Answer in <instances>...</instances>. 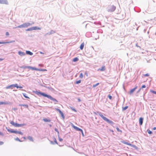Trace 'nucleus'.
Masks as SVG:
<instances>
[{"label":"nucleus","instance_id":"1","mask_svg":"<svg viewBox=\"0 0 156 156\" xmlns=\"http://www.w3.org/2000/svg\"><path fill=\"white\" fill-rule=\"evenodd\" d=\"M35 93L38 95H41L44 97H47L54 102H58V101L55 98H52L51 96L47 94L44 93L36 91H35Z\"/></svg>","mask_w":156,"mask_h":156},{"label":"nucleus","instance_id":"2","mask_svg":"<svg viewBox=\"0 0 156 156\" xmlns=\"http://www.w3.org/2000/svg\"><path fill=\"white\" fill-rule=\"evenodd\" d=\"M99 115L100 116V117L105 121L106 122H108V123L111 125H113L114 123L112 121L109 120V119H107V118H106L105 117H104L103 115L102 114V113L99 112L98 113Z\"/></svg>","mask_w":156,"mask_h":156},{"label":"nucleus","instance_id":"3","mask_svg":"<svg viewBox=\"0 0 156 156\" xmlns=\"http://www.w3.org/2000/svg\"><path fill=\"white\" fill-rule=\"evenodd\" d=\"M116 8V6L114 5H109L107 8V11L108 12H113L115 10Z\"/></svg>","mask_w":156,"mask_h":156},{"label":"nucleus","instance_id":"4","mask_svg":"<svg viewBox=\"0 0 156 156\" xmlns=\"http://www.w3.org/2000/svg\"><path fill=\"white\" fill-rule=\"evenodd\" d=\"M10 123L15 127H20L24 125L23 124H19L17 123H15L13 121H11Z\"/></svg>","mask_w":156,"mask_h":156},{"label":"nucleus","instance_id":"5","mask_svg":"<svg viewBox=\"0 0 156 156\" xmlns=\"http://www.w3.org/2000/svg\"><path fill=\"white\" fill-rule=\"evenodd\" d=\"M71 125L73 127V128L75 129H76V130L77 131H80L81 130H82V129H80L79 128L76 127V126H74L73 124H72V123L71 122H70L69 123V126L70 125Z\"/></svg>","mask_w":156,"mask_h":156},{"label":"nucleus","instance_id":"6","mask_svg":"<svg viewBox=\"0 0 156 156\" xmlns=\"http://www.w3.org/2000/svg\"><path fill=\"white\" fill-rule=\"evenodd\" d=\"M23 68H25V69L29 68V69H31L32 70H35L37 71V68H34V67H31V66H25V67H24Z\"/></svg>","mask_w":156,"mask_h":156},{"label":"nucleus","instance_id":"7","mask_svg":"<svg viewBox=\"0 0 156 156\" xmlns=\"http://www.w3.org/2000/svg\"><path fill=\"white\" fill-rule=\"evenodd\" d=\"M144 119L142 117H140L139 119V122L140 125H142L143 123Z\"/></svg>","mask_w":156,"mask_h":156},{"label":"nucleus","instance_id":"8","mask_svg":"<svg viewBox=\"0 0 156 156\" xmlns=\"http://www.w3.org/2000/svg\"><path fill=\"white\" fill-rule=\"evenodd\" d=\"M137 86L135 87H134L133 88L131 89L129 92V94H132L135 90L137 88Z\"/></svg>","mask_w":156,"mask_h":156},{"label":"nucleus","instance_id":"9","mask_svg":"<svg viewBox=\"0 0 156 156\" xmlns=\"http://www.w3.org/2000/svg\"><path fill=\"white\" fill-rule=\"evenodd\" d=\"M55 109H56V110L58 111L59 113H60V114H61V116L63 118H64V115H63V113L59 109H58V108H55Z\"/></svg>","mask_w":156,"mask_h":156},{"label":"nucleus","instance_id":"10","mask_svg":"<svg viewBox=\"0 0 156 156\" xmlns=\"http://www.w3.org/2000/svg\"><path fill=\"white\" fill-rule=\"evenodd\" d=\"M0 3L7 4L8 2L6 0H0Z\"/></svg>","mask_w":156,"mask_h":156},{"label":"nucleus","instance_id":"11","mask_svg":"<svg viewBox=\"0 0 156 156\" xmlns=\"http://www.w3.org/2000/svg\"><path fill=\"white\" fill-rule=\"evenodd\" d=\"M121 142L124 144H126L127 145H129L130 146H132V144L130 143H129L128 142H127L124 141H121Z\"/></svg>","mask_w":156,"mask_h":156},{"label":"nucleus","instance_id":"12","mask_svg":"<svg viewBox=\"0 0 156 156\" xmlns=\"http://www.w3.org/2000/svg\"><path fill=\"white\" fill-rule=\"evenodd\" d=\"M30 25V24L29 23H25L23 24L24 27H27Z\"/></svg>","mask_w":156,"mask_h":156},{"label":"nucleus","instance_id":"13","mask_svg":"<svg viewBox=\"0 0 156 156\" xmlns=\"http://www.w3.org/2000/svg\"><path fill=\"white\" fill-rule=\"evenodd\" d=\"M43 120L45 122H50L51 121V120L47 119H43Z\"/></svg>","mask_w":156,"mask_h":156},{"label":"nucleus","instance_id":"14","mask_svg":"<svg viewBox=\"0 0 156 156\" xmlns=\"http://www.w3.org/2000/svg\"><path fill=\"white\" fill-rule=\"evenodd\" d=\"M84 45V44L83 42L80 45V49L81 50H82L83 48Z\"/></svg>","mask_w":156,"mask_h":156},{"label":"nucleus","instance_id":"15","mask_svg":"<svg viewBox=\"0 0 156 156\" xmlns=\"http://www.w3.org/2000/svg\"><path fill=\"white\" fill-rule=\"evenodd\" d=\"M32 29L33 30H40L41 29V28L37 27H32Z\"/></svg>","mask_w":156,"mask_h":156},{"label":"nucleus","instance_id":"16","mask_svg":"<svg viewBox=\"0 0 156 156\" xmlns=\"http://www.w3.org/2000/svg\"><path fill=\"white\" fill-rule=\"evenodd\" d=\"M18 54L20 55L21 56H23L25 55V54L24 53L21 51H19L18 52Z\"/></svg>","mask_w":156,"mask_h":156},{"label":"nucleus","instance_id":"17","mask_svg":"<svg viewBox=\"0 0 156 156\" xmlns=\"http://www.w3.org/2000/svg\"><path fill=\"white\" fill-rule=\"evenodd\" d=\"M7 131L11 133H16V132H15V130H13L12 129H7Z\"/></svg>","mask_w":156,"mask_h":156},{"label":"nucleus","instance_id":"18","mask_svg":"<svg viewBox=\"0 0 156 156\" xmlns=\"http://www.w3.org/2000/svg\"><path fill=\"white\" fill-rule=\"evenodd\" d=\"M27 138L30 141L33 142L34 141L32 137L31 136H29L27 137Z\"/></svg>","mask_w":156,"mask_h":156},{"label":"nucleus","instance_id":"19","mask_svg":"<svg viewBox=\"0 0 156 156\" xmlns=\"http://www.w3.org/2000/svg\"><path fill=\"white\" fill-rule=\"evenodd\" d=\"M26 53L27 54L30 55H32L33 54L32 52L30 51H26Z\"/></svg>","mask_w":156,"mask_h":156},{"label":"nucleus","instance_id":"20","mask_svg":"<svg viewBox=\"0 0 156 156\" xmlns=\"http://www.w3.org/2000/svg\"><path fill=\"white\" fill-rule=\"evenodd\" d=\"M78 60H79V58L77 57H76V58H74L73 59L72 61L73 62H77V61H78Z\"/></svg>","mask_w":156,"mask_h":156},{"label":"nucleus","instance_id":"21","mask_svg":"<svg viewBox=\"0 0 156 156\" xmlns=\"http://www.w3.org/2000/svg\"><path fill=\"white\" fill-rule=\"evenodd\" d=\"M37 71H47V69H37Z\"/></svg>","mask_w":156,"mask_h":156},{"label":"nucleus","instance_id":"22","mask_svg":"<svg viewBox=\"0 0 156 156\" xmlns=\"http://www.w3.org/2000/svg\"><path fill=\"white\" fill-rule=\"evenodd\" d=\"M101 71H103L105 70V66H102L101 68L100 69Z\"/></svg>","mask_w":156,"mask_h":156},{"label":"nucleus","instance_id":"23","mask_svg":"<svg viewBox=\"0 0 156 156\" xmlns=\"http://www.w3.org/2000/svg\"><path fill=\"white\" fill-rule=\"evenodd\" d=\"M20 105V106H23L27 108H28V105Z\"/></svg>","mask_w":156,"mask_h":156},{"label":"nucleus","instance_id":"24","mask_svg":"<svg viewBox=\"0 0 156 156\" xmlns=\"http://www.w3.org/2000/svg\"><path fill=\"white\" fill-rule=\"evenodd\" d=\"M15 132H16V133H19L21 135H23V133L20 131H18L15 130Z\"/></svg>","mask_w":156,"mask_h":156},{"label":"nucleus","instance_id":"25","mask_svg":"<svg viewBox=\"0 0 156 156\" xmlns=\"http://www.w3.org/2000/svg\"><path fill=\"white\" fill-rule=\"evenodd\" d=\"M12 42V41L10 42H0V44H7V43H9Z\"/></svg>","mask_w":156,"mask_h":156},{"label":"nucleus","instance_id":"26","mask_svg":"<svg viewBox=\"0 0 156 156\" xmlns=\"http://www.w3.org/2000/svg\"><path fill=\"white\" fill-rule=\"evenodd\" d=\"M55 130L57 133L58 136H59V131L58 130V129L55 128Z\"/></svg>","mask_w":156,"mask_h":156},{"label":"nucleus","instance_id":"27","mask_svg":"<svg viewBox=\"0 0 156 156\" xmlns=\"http://www.w3.org/2000/svg\"><path fill=\"white\" fill-rule=\"evenodd\" d=\"M7 103L4 102H0V105H5L7 104Z\"/></svg>","mask_w":156,"mask_h":156},{"label":"nucleus","instance_id":"28","mask_svg":"<svg viewBox=\"0 0 156 156\" xmlns=\"http://www.w3.org/2000/svg\"><path fill=\"white\" fill-rule=\"evenodd\" d=\"M99 84V83H98L95 84H94L93 86V87H96V86H98Z\"/></svg>","mask_w":156,"mask_h":156},{"label":"nucleus","instance_id":"29","mask_svg":"<svg viewBox=\"0 0 156 156\" xmlns=\"http://www.w3.org/2000/svg\"><path fill=\"white\" fill-rule=\"evenodd\" d=\"M128 108V106H125L124 107H122V110H126V109H127Z\"/></svg>","mask_w":156,"mask_h":156},{"label":"nucleus","instance_id":"30","mask_svg":"<svg viewBox=\"0 0 156 156\" xmlns=\"http://www.w3.org/2000/svg\"><path fill=\"white\" fill-rule=\"evenodd\" d=\"M81 82V80H79L78 81H77L76 82V83L78 84L79 83H80Z\"/></svg>","mask_w":156,"mask_h":156},{"label":"nucleus","instance_id":"31","mask_svg":"<svg viewBox=\"0 0 156 156\" xmlns=\"http://www.w3.org/2000/svg\"><path fill=\"white\" fill-rule=\"evenodd\" d=\"M147 132L149 134H151L152 133V132L151 131H150V130H149V129L147 130Z\"/></svg>","mask_w":156,"mask_h":156},{"label":"nucleus","instance_id":"32","mask_svg":"<svg viewBox=\"0 0 156 156\" xmlns=\"http://www.w3.org/2000/svg\"><path fill=\"white\" fill-rule=\"evenodd\" d=\"M70 108L72 109V110H73L75 112H76V110L74 108L71 107H70Z\"/></svg>","mask_w":156,"mask_h":156},{"label":"nucleus","instance_id":"33","mask_svg":"<svg viewBox=\"0 0 156 156\" xmlns=\"http://www.w3.org/2000/svg\"><path fill=\"white\" fill-rule=\"evenodd\" d=\"M23 96L26 98H29L27 96H26V94H23Z\"/></svg>","mask_w":156,"mask_h":156},{"label":"nucleus","instance_id":"34","mask_svg":"<svg viewBox=\"0 0 156 156\" xmlns=\"http://www.w3.org/2000/svg\"><path fill=\"white\" fill-rule=\"evenodd\" d=\"M83 73H80V78H83Z\"/></svg>","mask_w":156,"mask_h":156},{"label":"nucleus","instance_id":"35","mask_svg":"<svg viewBox=\"0 0 156 156\" xmlns=\"http://www.w3.org/2000/svg\"><path fill=\"white\" fill-rule=\"evenodd\" d=\"M17 27L18 28H22L24 27L23 24L20 26H18Z\"/></svg>","mask_w":156,"mask_h":156},{"label":"nucleus","instance_id":"36","mask_svg":"<svg viewBox=\"0 0 156 156\" xmlns=\"http://www.w3.org/2000/svg\"><path fill=\"white\" fill-rule=\"evenodd\" d=\"M151 92H152V93L156 94V91H154L153 90H151Z\"/></svg>","mask_w":156,"mask_h":156},{"label":"nucleus","instance_id":"37","mask_svg":"<svg viewBox=\"0 0 156 156\" xmlns=\"http://www.w3.org/2000/svg\"><path fill=\"white\" fill-rule=\"evenodd\" d=\"M108 98H109L111 100L112 99V97L110 95H108Z\"/></svg>","mask_w":156,"mask_h":156},{"label":"nucleus","instance_id":"38","mask_svg":"<svg viewBox=\"0 0 156 156\" xmlns=\"http://www.w3.org/2000/svg\"><path fill=\"white\" fill-rule=\"evenodd\" d=\"M15 140H16L20 142L21 141H20V140L19 139V138L18 137H17L16 139H15Z\"/></svg>","mask_w":156,"mask_h":156},{"label":"nucleus","instance_id":"39","mask_svg":"<svg viewBox=\"0 0 156 156\" xmlns=\"http://www.w3.org/2000/svg\"><path fill=\"white\" fill-rule=\"evenodd\" d=\"M33 30L32 27L28 29H27V31H30V30Z\"/></svg>","mask_w":156,"mask_h":156},{"label":"nucleus","instance_id":"40","mask_svg":"<svg viewBox=\"0 0 156 156\" xmlns=\"http://www.w3.org/2000/svg\"><path fill=\"white\" fill-rule=\"evenodd\" d=\"M39 66L41 67H43L44 66V65L43 64H39L38 65Z\"/></svg>","mask_w":156,"mask_h":156},{"label":"nucleus","instance_id":"41","mask_svg":"<svg viewBox=\"0 0 156 156\" xmlns=\"http://www.w3.org/2000/svg\"><path fill=\"white\" fill-rule=\"evenodd\" d=\"M18 85L17 84H15V87H16L17 88H19Z\"/></svg>","mask_w":156,"mask_h":156},{"label":"nucleus","instance_id":"42","mask_svg":"<svg viewBox=\"0 0 156 156\" xmlns=\"http://www.w3.org/2000/svg\"><path fill=\"white\" fill-rule=\"evenodd\" d=\"M146 86L145 85H143L141 86V89L143 88H146Z\"/></svg>","mask_w":156,"mask_h":156},{"label":"nucleus","instance_id":"43","mask_svg":"<svg viewBox=\"0 0 156 156\" xmlns=\"http://www.w3.org/2000/svg\"><path fill=\"white\" fill-rule=\"evenodd\" d=\"M144 76H149V74L148 73H147L144 75Z\"/></svg>","mask_w":156,"mask_h":156},{"label":"nucleus","instance_id":"44","mask_svg":"<svg viewBox=\"0 0 156 156\" xmlns=\"http://www.w3.org/2000/svg\"><path fill=\"white\" fill-rule=\"evenodd\" d=\"M80 132H81V133L82 134V136H84V134H83V130L82 129V130L80 131Z\"/></svg>","mask_w":156,"mask_h":156},{"label":"nucleus","instance_id":"45","mask_svg":"<svg viewBox=\"0 0 156 156\" xmlns=\"http://www.w3.org/2000/svg\"><path fill=\"white\" fill-rule=\"evenodd\" d=\"M12 87L11 86V85L7 87H6V88L7 89H8V88H10V87Z\"/></svg>","mask_w":156,"mask_h":156},{"label":"nucleus","instance_id":"46","mask_svg":"<svg viewBox=\"0 0 156 156\" xmlns=\"http://www.w3.org/2000/svg\"><path fill=\"white\" fill-rule=\"evenodd\" d=\"M6 35L7 36H9V33L8 32H6Z\"/></svg>","mask_w":156,"mask_h":156},{"label":"nucleus","instance_id":"47","mask_svg":"<svg viewBox=\"0 0 156 156\" xmlns=\"http://www.w3.org/2000/svg\"><path fill=\"white\" fill-rule=\"evenodd\" d=\"M3 143H4L3 142L0 141V145L3 144Z\"/></svg>","mask_w":156,"mask_h":156},{"label":"nucleus","instance_id":"48","mask_svg":"<svg viewBox=\"0 0 156 156\" xmlns=\"http://www.w3.org/2000/svg\"><path fill=\"white\" fill-rule=\"evenodd\" d=\"M141 90V88H140L138 91H137V93H138L139 92H140V91Z\"/></svg>","mask_w":156,"mask_h":156},{"label":"nucleus","instance_id":"49","mask_svg":"<svg viewBox=\"0 0 156 156\" xmlns=\"http://www.w3.org/2000/svg\"><path fill=\"white\" fill-rule=\"evenodd\" d=\"M54 141L55 142V143L56 144H58L56 140L55 139Z\"/></svg>","mask_w":156,"mask_h":156},{"label":"nucleus","instance_id":"50","mask_svg":"<svg viewBox=\"0 0 156 156\" xmlns=\"http://www.w3.org/2000/svg\"><path fill=\"white\" fill-rule=\"evenodd\" d=\"M12 87H15V84H12L11 85Z\"/></svg>","mask_w":156,"mask_h":156},{"label":"nucleus","instance_id":"51","mask_svg":"<svg viewBox=\"0 0 156 156\" xmlns=\"http://www.w3.org/2000/svg\"><path fill=\"white\" fill-rule=\"evenodd\" d=\"M59 140L60 141H62V139H60V138H59Z\"/></svg>","mask_w":156,"mask_h":156},{"label":"nucleus","instance_id":"52","mask_svg":"<svg viewBox=\"0 0 156 156\" xmlns=\"http://www.w3.org/2000/svg\"><path fill=\"white\" fill-rule=\"evenodd\" d=\"M117 130L118 131H121L119 130L118 128H117Z\"/></svg>","mask_w":156,"mask_h":156},{"label":"nucleus","instance_id":"53","mask_svg":"<svg viewBox=\"0 0 156 156\" xmlns=\"http://www.w3.org/2000/svg\"><path fill=\"white\" fill-rule=\"evenodd\" d=\"M153 129L154 130H155L156 129V127H154L153 128Z\"/></svg>","mask_w":156,"mask_h":156},{"label":"nucleus","instance_id":"54","mask_svg":"<svg viewBox=\"0 0 156 156\" xmlns=\"http://www.w3.org/2000/svg\"><path fill=\"white\" fill-rule=\"evenodd\" d=\"M133 147H135V148L136 149L137 147L135 145H134Z\"/></svg>","mask_w":156,"mask_h":156},{"label":"nucleus","instance_id":"55","mask_svg":"<svg viewBox=\"0 0 156 156\" xmlns=\"http://www.w3.org/2000/svg\"><path fill=\"white\" fill-rule=\"evenodd\" d=\"M4 59L3 58H0V61L3 60Z\"/></svg>","mask_w":156,"mask_h":156},{"label":"nucleus","instance_id":"56","mask_svg":"<svg viewBox=\"0 0 156 156\" xmlns=\"http://www.w3.org/2000/svg\"><path fill=\"white\" fill-rule=\"evenodd\" d=\"M19 88H23V87H22V86H19V87H18Z\"/></svg>","mask_w":156,"mask_h":156},{"label":"nucleus","instance_id":"57","mask_svg":"<svg viewBox=\"0 0 156 156\" xmlns=\"http://www.w3.org/2000/svg\"><path fill=\"white\" fill-rule=\"evenodd\" d=\"M88 25V24H87L86 25V26H85V28H86L87 27V26Z\"/></svg>","mask_w":156,"mask_h":156},{"label":"nucleus","instance_id":"58","mask_svg":"<svg viewBox=\"0 0 156 156\" xmlns=\"http://www.w3.org/2000/svg\"><path fill=\"white\" fill-rule=\"evenodd\" d=\"M78 101L80 102L81 101V100L80 99H78Z\"/></svg>","mask_w":156,"mask_h":156},{"label":"nucleus","instance_id":"59","mask_svg":"<svg viewBox=\"0 0 156 156\" xmlns=\"http://www.w3.org/2000/svg\"><path fill=\"white\" fill-rule=\"evenodd\" d=\"M2 133L0 132V135H2Z\"/></svg>","mask_w":156,"mask_h":156},{"label":"nucleus","instance_id":"60","mask_svg":"<svg viewBox=\"0 0 156 156\" xmlns=\"http://www.w3.org/2000/svg\"><path fill=\"white\" fill-rule=\"evenodd\" d=\"M23 138L24 140L26 139V138L25 137H23Z\"/></svg>","mask_w":156,"mask_h":156},{"label":"nucleus","instance_id":"61","mask_svg":"<svg viewBox=\"0 0 156 156\" xmlns=\"http://www.w3.org/2000/svg\"><path fill=\"white\" fill-rule=\"evenodd\" d=\"M40 53L41 54H44V53H42V52H40Z\"/></svg>","mask_w":156,"mask_h":156},{"label":"nucleus","instance_id":"62","mask_svg":"<svg viewBox=\"0 0 156 156\" xmlns=\"http://www.w3.org/2000/svg\"><path fill=\"white\" fill-rule=\"evenodd\" d=\"M136 46L137 47H139L138 46V45H137V44H136Z\"/></svg>","mask_w":156,"mask_h":156},{"label":"nucleus","instance_id":"63","mask_svg":"<svg viewBox=\"0 0 156 156\" xmlns=\"http://www.w3.org/2000/svg\"><path fill=\"white\" fill-rule=\"evenodd\" d=\"M49 126L51 127V125H49Z\"/></svg>","mask_w":156,"mask_h":156}]
</instances>
